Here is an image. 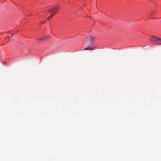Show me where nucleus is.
I'll return each mask as SVG.
<instances>
[{"mask_svg":"<svg viewBox=\"0 0 161 161\" xmlns=\"http://www.w3.org/2000/svg\"><path fill=\"white\" fill-rule=\"evenodd\" d=\"M151 40L152 41L155 42L157 44L161 45V38L153 36L151 37Z\"/></svg>","mask_w":161,"mask_h":161,"instance_id":"obj_1","label":"nucleus"},{"mask_svg":"<svg viewBox=\"0 0 161 161\" xmlns=\"http://www.w3.org/2000/svg\"><path fill=\"white\" fill-rule=\"evenodd\" d=\"M57 8L56 7H53L49 9V12L51 13L53 16L57 13Z\"/></svg>","mask_w":161,"mask_h":161,"instance_id":"obj_2","label":"nucleus"},{"mask_svg":"<svg viewBox=\"0 0 161 161\" xmlns=\"http://www.w3.org/2000/svg\"><path fill=\"white\" fill-rule=\"evenodd\" d=\"M86 37L88 41L92 42H93L95 39V37H92L91 36H86Z\"/></svg>","mask_w":161,"mask_h":161,"instance_id":"obj_3","label":"nucleus"},{"mask_svg":"<svg viewBox=\"0 0 161 161\" xmlns=\"http://www.w3.org/2000/svg\"><path fill=\"white\" fill-rule=\"evenodd\" d=\"M95 49V47L93 46H89L85 48L84 50H93Z\"/></svg>","mask_w":161,"mask_h":161,"instance_id":"obj_4","label":"nucleus"},{"mask_svg":"<svg viewBox=\"0 0 161 161\" xmlns=\"http://www.w3.org/2000/svg\"><path fill=\"white\" fill-rule=\"evenodd\" d=\"M49 37V36H46L44 37L43 38H42V40H46Z\"/></svg>","mask_w":161,"mask_h":161,"instance_id":"obj_5","label":"nucleus"},{"mask_svg":"<svg viewBox=\"0 0 161 161\" xmlns=\"http://www.w3.org/2000/svg\"><path fill=\"white\" fill-rule=\"evenodd\" d=\"M53 17V15H50L49 17H48L47 18V20H49V19L50 18H52V17Z\"/></svg>","mask_w":161,"mask_h":161,"instance_id":"obj_6","label":"nucleus"},{"mask_svg":"<svg viewBox=\"0 0 161 161\" xmlns=\"http://www.w3.org/2000/svg\"><path fill=\"white\" fill-rule=\"evenodd\" d=\"M153 13H154V12H151V13H150V15H151L152 14H153Z\"/></svg>","mask_w":161,"mask_h":161,"instance_id":"obj_7","label":"nucleus"},{"mask_svg":"<svg viewBox=\"0 0 161 161\" xmlns=\"http://www.w3.org/2000/svg\"><path fill=\"white\" fill-rule=\"evenodd\" d=\"M12 41H13V42H15V40H14V39L13 38H12Z\"/></svg>","mask_w":161,"mask_h":161,"instance_id":"obj_8","label":"nucleus"},{"mask_svg":"<svg viewBox=\"0 0 161 161\" xmlns=\"http://www.w3.org/2000/svg\"><path fill=\"white\" fill-rule=\"evenodd\" d=\"M44 22H43V21H42V22H41V24H44Z\"/></svg>","mask_w":161,"mask_h":161,"instance_id":"obj_9","label":"nucleus"}]
</instances>
